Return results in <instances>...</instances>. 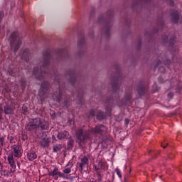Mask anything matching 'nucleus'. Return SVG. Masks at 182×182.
<instances>
[{
    "mask_svg": "<svg viewBox=\"0 0 182 182\" xmlns=\"http://www.w3.org/2000/svg\"><path fill=\"white\" fill-rule=\"evenodd\" d=\"M50 63V54L48 52H46L43 54V65L39 69L38 67H35L33 70V75L35 79L37 80H42L48 76V74L46 72H43L47 66H49Z\"/></svg>",
    "mask_w": 182,
    "mask_h": 182,
    "instance_id": "1",
    "label": "nucleus"
},
{
    "mask_svg": "<svg viewBox=\"0 0 182 182\" xmlns=\"http://www.w3.org/2000/svg\"><path fill=\"white\" fill-rule=\"evenodd\" d=\"M48 123L43 119L37 117L31 119L30 122L26 124L25 129L28 132H36L38 129L41 130H46L48 128Z\"/></svg>",
    "mask_w": 182,
    "mask_h": 182,
    "instance_id": "2",
    "label": "nucleus"
},
{
    "mask_svg": "<svg viewBox=\"0 0 182 182\" xmlns=\"http://www.w3.org/2000/svg\"><path fill=\"white\" fill-rule=\"evenodd\" d=\"M11 41L10 42L11 48L14 52H18V50L21 48V46L22 45V41L19 38V33L16 31L11 33Z\"/></svg>",
    "mask_w": 182,
    "mask_h": 182,
    "instance_id": "3",
    "label": "nucleus"
},
{
    "mask_svg": "<svg viewBox=\"0 0 182 182\" xmlns=\"http://www.w3.org/2000/svg\"><path fill=\"white\" fill-rule=\"evenodd\" d=\"M76 137L80 143H86V141L90 137V129L85 130L83 128H80L76 131Z\"/></svg>",
    "mask_w": 182,
    "mask_h": 182,
    "instance_id": "4",
    "label": "nucleus"
},
{
    "mask_svg": "<svg viewBox=\"0 0 182 182\" xmlns=\"http://www.w3.org/2000/svg\"><path fill=\"white\" fill-rule=\"evenodd\" d=\"M149 85H146L143 83H139L136 86V92L139 96H144V95L149 92Z\"/></svg>",
    "mask_w": 182,
    "mask_h": 182,
    "instance_id": "5",
    "label": "nucleus"
},
{
    "mask_svg": "<svg viewBox=\"0 0 182 182\" xmlns=\"http://www.w3.org/2000/svg\"><path fill=\"white\" fill-rule=\"evenodd\" d=\"M119 79H120L119 75H115L111 77V85L112 88L114 91V95H116V92H117L120 89V86H119Z\"/></svg>",
    "mask_w": 182,
    "mask_h": 182,
    "instance_id": "6",
    "label": "nucleus"
},
{
    "mask_svg": "<svg viewBox=\"0 0 182 182\" xmlns=\"http://www.w3.org/2000/svg\"><path fill=\"white\" fill-rule=\"evenodd\" d=\"M106 127L103 124H98L95 128L90 129V133L92 134H103L106 132Z\"/></svg>",
    "mask_w": 182,
    "mask_h": 182,
    "instance_id": "7",
    "label": "nucleus"
},
{
    "mask_svg": "<svg viewBox=\"0 0 182 182\" xmlns=\"http://www.w3.org/2000/svg\"><path fill=\"white\" fill-rule=\"evenodd\" d=\"M180 12L178 11H173L170 15V21L172 23H178V20L180 19Z\"/></svg>",
    "mask_w": 182,
    "mask_h": 182,
    "instance_id": "8",
    "label": "nucleus"
},
{
    "mask_svg": "<svg viewBox=\"0 0 182 182\" xmlns=\"http://www.w3.org/2000/svg\"><path fill=\"white\" fill-rule=\"evenodd\" d=\"M48 176H51L52 177L57 176L58 177H61L62 178H66L65 173L59 171V169L57 167L54 168L53 171L48 173Z\"/></svg>",
    "mask_w": 182,
    "mask_h": 182,
    "instance_id": "9",
    "label": "nucleus"
},
{
    "mask_svg": "<svg viewBox=\"0 0 182 182\" xmlns=\"http://www.w3.org/2000/svg\"><path fill=\"white\" fill-rule=\"evenodd\" d=\"M50 84L48 81H43L41 82V90L39 91V95H45V91L49 89Z\"/></svg>",
    "mask_w": 182,
    "mask_h": 182,
    "instance_id": "10",
    "label": "nucleus"
},
{
    "mask_svg": "<svg viewBox=\"0 0 182 182\" xmlns=\"http://www.w3.org/2000/svg\"><path fill=\"white\" fill-rule=\"evenodd\" d=\"M57 137L59 140H63L65 139H69L70 137V135L69 134V132L68 131H63L58 133Z\"/></svg>",
    "mask_w": 182,
    "mask_h": 182,
    "instance_id": "11",
    "label": "nucleus"
},
{
    "mask_svg": "<svg viewBox=\"0 0 182 182\" xmlns=\"http://www.w3.org/2000/svg\"><path fill=\"white\" fill-rule=\"evenodd\" d=\"M67 77L70 78V83H71L72 86H75V83H76V77L75 76V73L73 71H70L67 74Z\"/></svg>",
    "mask_w": 182,
    "mask_h": 182,
    "instance_id": "12",
    "label": "nucleus"
},
{
    "mask_svg": "<svg viewBox=\"0 0 182 182\" xmlns=\"http://www.w3.org/2000/svg\"><path fill=\"white\" fill-rule=\"evenodd\" d=\"M114 102V99L113 97H108L106 100L107 106L105 107L107 112H112V106H113V103Z\"/></svg>",
    "mask_w": 182,
    "mask_h": 182,
    "instance_id": "13",
    "label": "nucleus"
},
{
    "mask_svg": "<svg viewBox=\"0 0 182 182\" xmlns=\"http://www.w3.org/2000/svg\"><path fill=\"white\" fill-rule=\"evenodd\" d=\"M38 158V155L36 154V152L34 151H29L27 153V159L29 161H33V160H36V159Z\"/></svg>",
    "mask_w": 182,
    "mask_h": 182,
    "instance_id": "14",
    "label": "nucleus"
},
{
    "mask_svg": "<svg viewBox=\"0 0 182 182\" xmlns=\"http://www.w3.org/2000/svg\"><path fill=\"white\" fill-rule=\"evenodd\" d=\"M5 114H14L15 107L11 105H6L4 107Z\"/></svg>",
    "mask_w": 182,
    "mask_h": 182,
    "instance_id": "15",
    "label": "nucleus"
},
{
    "mask_svg": "<svg viewBox=\"0 0 182 182\" xmlns=\"http://www.w3.org/2000/svg\"><path fill=\"white\" fill-rule=\"evenodd\" d=\"M89 164V159L87 157L84 156L81 158V163L79 164V167L81 168V170H83V167H87V166Z\"/></svg>",
    "mask_w": 182,
    "mask_h": 182,
    "instance_id": "16",
    "label": "nucleus"
},
{
    "mask_svg": "<svg viewBox=\"0 0 182 182\" xmlns=\"http://www.w3.org/2000/svg\"><path fill=\"white\" fill-rule=\"evenodd\" d=\"M7 160L11 168H14V170H15L16 168V166L15 165V161L14 160V154L9 155Z\"/></svg>",
    "mask_w": 182,
    "mask_h": 182,
    "instance_id": "17",
    "label": "nucleus"
},
{
    "mask_svg": "<svg viewBox=\"0 0 182 182\" xmlns=\"http://www.w3.org/2000/svg\"><path fill=\"white\" fill-rule=\"evenodd\" d=\"M50 143V141L48 138H44L40 141V144L43 149H48V147H49Z\"/></svg>",
    "mask_w": 182,
    "mask_h": 182,
    "instance_id": "18",
    "label": "nucleus"
},
{
    "mask_svg": "<svg viewBox=\"0 0 182 182\" xmlns=\"http://www.w3.org/2000/svg\"><path fill=\"white\" fill-rule=\"evenodd\" d=\"M95 168L96 171H99V170H105L106 168V164L103 161H100L97 165H95Z\"/></svg>",
    "mask_w": 182,
    "mask_h": 182,
    "instance_id": "19",
    "label": "nucleus"
},
{
    "mask_svg": "<svg viewBox=\"0 0 182 182\" xmlns=\"http://www.w3.org/2000/svg\"><path fill=\"white\" fill-rule=\"evenodd\" d=\"M73 146H75V140L70 136L68 141L67 150H72L73 149Z\"/></svg>",
    "mask_w": 182,
    "mask_h": 182,
    "instance_id": "20",
    "label": "nucleus"
},
{
    "mask_svg": "<svg viewBox=\"0 0 182 182\" xmlns=\"http://www.w3.org/2000/svg\"><path fill=\"white\" fill-rule=\"evenodd\" d=\"M13 153H14L15 157H21V150H19V146L14 145L12 146Z\"/></svg>",
    "mask_w": 182,
    "mask_h": 182,
    "instance_id": "21",
    "label": "nucleus"
},
{
    "mask_svg": "<svg viewBox=\"0 0 182 182\" xmlns=\"http://www.w3.org/2000/svg\"><path fill=\"white\" fill-rule=\"evenodd\" d=\"M174 41H176V36H173L169 41L168 36H165V37L163 38L164 43H170V45H173V43H174Z\"/></svg>",
    "mask_w": 182,
    "mask_h": 182,
    "instance_id": "22",
    "label": "nucleus"
},
{
    "mask_svg": "<svg viewBox=\"0 0 182 182\" xmlns=\"http://www.w3.org/2000/svg\"><path fill=\"white\" fill-rule=\"evenodd\" d=\"M15 171V170H12L11 169L10 171H6V170H4V171H0V174L1 176H4V177H9L11 176V174H12V173H14Z\"/></svg>",
    "mask_w": 182,
    "mask_h": 182,
    "instance_id": "23",
    "label": "nucleus"
},
{
    "mask_svg": "<svg viewBox=\"0 0 182 182\" xmlns=\"http://www.w3.org/2000/svg\"><path fill=\"white\" fill-rule=\"evenodd\" d=\"M53 98L56 102H58V103H60V100L62 99V87H59V94L58 96L53 95Z\"/></svg>",
    "mask_w": 182,
    "mask_h": 182,
    "instance_id": "24",
    "label": "nucleus"
},
{
    "mask_svg": "<svg viewBox=\"0 0 182 182\" xmlns=\"http://www.w3.org/2000/svg\"><path fill=\"white\" fill-rule=\"evenodd\" d=\"M63 146L60 144H56L55 145L53 146V150L54 153H58V151H60L62 150Z\"/></svg>",
    "mask_w": 182,
    "mask_h": 182,
    "instance_id": "25",
    "label": "nucleus"
},
{
    "mask_svg": "<svg viewBox=\"0 0 182 182\" xmlns=\"http://www.w3.org/2000/svg\"><path fill=\"white\" fill-rule=\"evenodd\" d=\"M22 58L26 62H29V53L26 50L23 51Z\"/></svg>",
    "mask_w": 182,
    "mask_h": 182,
    "instance_id": "26",
    "label": "nucleus"
},
{
    "mask_svg": "<svg viewBox=\"0 0 182 182\" xmlns=\"http://www.w3.org/2000/svg\"><path fill=\"white\" fill-rule=\"evenodd\" d=\"M157 25L160 26V28H163L164 26V21H163V17H159L157 19Z\"/></svg>",
    "mask_w": 182,
    "mask_h": 182,
    "instance_id": "27",
    "label": "nucleus"
},
{
    "mask_svg": "<svg viewBox=\"0 0 182 182\" xmlns=\"http://www.w3.org/2000/svg\"><path fill=\"white\" fill-rule=\"evenodd\" d=\"M97 119H98V120H103V119H105V114H103V112L102 111L98 112L97 114Z\"/></svg>",
    "mask_w": 182,
    "mask_h": 182,
    "instance_id": "28",
    "label": "nucleus"
},
{
    "mask_svg": "<svg viewBox=\"0 0 182 182\" xmlns=\"http://www.w3.org/2000/svg\"><path fill=\"white\" fill-rule=\"evenodd\" d=\"M110 26L111 25L107 24L105 27L106 31L103 35H105L106 38H109V29H110Z\"/></svg>",
    "mask_w": 182,
    "mask_h": 182,
    "instance_id": "29",
    "label": "nucleus"
},
{
    "mask_svg": "<svg viewBox=\"0 0 182 182\" xmlns=\"http://www.w3.org/2000/svg\"><path fill=\"white\" fill-rule=\"evenodd\" d=\"M77 46L78 48H83L85 46V38H81L77 42Z\"/></svg>",
    "mask_w": 182,
    "mask_h": 182,
    "instance_id": "30",
    "label": "nucleus"
},
{
    "mask_svg": "<svg viewBox=\"0 0 182 182\" xmlns=\"http://www.w3.org/2000/svg\"><path fill=\"white\" fill-rule=\"evenodd\" d=\"M132 100V94H127L124 97V103H129V102H130V100Z\"/></svg>",
    "mask_w": 182,
    "mask_h": 182,
    "instance_id": "31",
    "label": "nucleus"
},
{
    "mask_svg": "<svg viewBox=\"0 0 182 182\" xmlns=\"http://www.w3.org/2000/svg\"><path fill=\"white\" fill-rule=\"evenodd\" d=\"M97 181L99 182L103 181V180L102 179L103 178V175L100 173V171H97Z\"/></svg>",
    "mask_w": 182,
    "mask_h": 182,
    "instance_id": "32",
    "label": "nucleus"
},
{
    "mask_svg": "<svg viewBox=\"0 0 182 182\" xmlns=\"http://www.w3.org/2000/svg\"><path fill=\"white\" fill-rule=\"evenodd\" d=\"M59 79H60V75H59V73H55L54 74L53 80H54L55 82H58V83H60V82L59 81Z\"/></svg>",
    "mask_w": 182,
    "mask_h": 182,
    "instance_id": "33",
    "label": "nucleus"
},
{
    "mask_svg": "<svg viewBox=\"0 0 182 182\" xmlns=\"http://www.w3.org/2000/svg\"><path fill=\"white\" fill-rule=\"evenodd\" d=\"M5 144V136L4 135H0V149Z\"/></svg>",
    "mask_w": 182,
    "mask_h": 182,
    "instance_id": "34",
    "label": "nucleus"
},
{
    "mask_svg": "<svg viewBox=\"0 0 182 182\" xmlns=\"http://www.w3.org/2000/svg\"><path fill=\"white\" fill-rule=\"evenodd\" d=\"M21 82V85L22 86L21 89H25L26 86V81L25 80V79L21 78L20 80Z\"/></svg>",
    "mask_w": 182,
    "mask_h": 182,
    "instance_id": "35",
    "label": "nucleus"
},
{
    "mask_svg": "<svg viewBox=\"0 0 182 182\" xmlns=\"http://www.w3.org/2000/svg\"><path fill=\"white\" fill-rule=\"evenodd\" d=\"M28 113V107L23 105L22 107V114H26Z\"/></svg>",
    "mask_w": 182,
    "mask_h": 182,
    "instance_id": "36",
    "label": "nucleus"
},
{
    "mask_svg": "<svg viewBox=\"0 0 182 182\" xmlns=\"http://www.w3.org/2000/svg\"><path fill=\"white\" fill-rule=\"evenodd\" d=\"M5 16V13L4 11H0V23H2V20L4 19V17Z\"/></svg>",
    "mask_w": 182,
    "mask_h": 182,
    "instance_id": "37",
    "label": "nucleus"
},
{
    "mask_svg": "<svg viewBox=\"0 0 182 182\" xmlns=\"http://www.w3.org/2000/svg\"><path fill=\"white\" fill-rule=\"evenodd\" d=\"M70 171H72V169H70V168H67L63 170L64 174H69Z\"/></svg>",
    "mask_w": 182,
    "mask_h": 182,
    "instance_id": "38",
    "label": "nucleus"
},
{
    "mask_svg": "<svg viewBox=\"0 0 182 182\" xmlns=\"http://www.w3.org/2000/svg\"><path fill=\"white\" fill-rule=\"evenodd\" d=\"M115 171H116V173H117L118 177H119V178H122V172H120V169H119L118 168H117L115 169Z\"/></svg>",
    "mask_w": 182,
    "mask_h": 182,
    "instance_id": "39",
    "label": "nucleus"
},
{
    "mask_svg": "<svg viewBox=\"0 0 182 182\" xmlns=\"http://www.w3.org/2000/svg\"><path fill=\"white\" fill-rule=\"evenodd\" d=\"M90 114V116H92V117L96 116V111H95V109H91Z\"/></svg>",
    "mask_w": 182,
    "mask_h": 182,
    "instance_id": "40",
    "label": "nucleus"
},
{
    "mask_svg": "<svg viewBox=\"0 0 182 182\" xmlns=\"http://www.w3.org/2000/svg\"><path fill=\"white\" fill-rule=\"evenodd\" d=\"M10 143L11 144H15V138H14V136L10 137Z\"/></svg>",
    "mask_w": 182,
    "mask_h": 182,
    "instance_id": "41",
    "label": "nucleus"
},
{
    "mask_svg": "<svg viewBox=\"0 0 182 182\" xmlns=\"http://www.w3.org/2000/svg\"><path fill=\"white\" fill-rule=\"evenodd\" d=\"M173 97H174V94L173 93L170 92V93L168 94V97L169 99H173Z\"/></svg>",
    "mask_w": 182,
    "mask_h": 182,
    "instance_id": "42",
    "label": "nucleus"
},
{
    "mask_svg": "<svg viewBox=\"0 0 182 182\" xmlns=\"http://www.w3.org/2000/svg\"><path fill=\"white\" fill-rule=\"evenodd\" d=\"M168 2L170 6H174V1L173 0H169Z\"/></svg>",
    "mask_w": 182,
    "mask_h": 182,
    "instance_id": "43",
    "label": "nucleus"
},
{
    "mask_svg": "<svg viewBox=\"0 0 182 182\" xmlns=\"http://www.w3.org/2000/svg\"><path fill=\"white\" fill-rule=\"evenodd\" d=\"M124 122H125V124H129V123H130V120H129V119H127V118H126L125 119H124Z\"/></svg>",
    "mask_w": 182,
    "mask_h": 182,
    "instance_id": "44",
    "label": "nucleus"
},
{
    "mask_svg": "<svg viewBox=\"0 0 182 182\" xmlns=\"http://www.w3.org/2000/svg\"><path fill=\"white\" fill-rule=\"evenodd\" d=\"M173 157L174 156H173L172 154L168 155V159H169L170 160H171Z\"/></svg>",
    "mask_w": 182,
    "mask_h": 182,
    "instance_id": "45",
    "label": "nucleus"
},
{
    "mask_svg": "<svg viewBox=\"0 0 182 182\" xmlns=\"http://www.w3.org/2000/svg\"><path fill=\"white\" fill-rule=\"evenodd\" d=\"M138 2H140L141 1H144V2H151V0H136Z\"/></svg>",
    "mask_w": 182,
    "mask_h": 182,
    "instance_id": "46",
    "label": "nucleus"
},
{
    "mask_svg": "<svg viewBox=\"0 0 182 182\" xmlns=\"http://www.w3.org/2000/svg\"><path fill=\"white\" fill-rule=\"evenodd\" d=\"M138 5H139V3H136V4H132V9H134V6H137Z\"/></svg>",
    "mask_w": 182,
    "mask_h": 182,
    "instance_id": "47",
    "label": "nucleus"
},
{
    "mask_svg": "<svg viewBox=\"0 0 182 182\" xmlns=\"http://www.w3.org/2000/svg\"><path fill=\"white\" fill-rule=\"evenodd\" d=\"M1 167H0V171H4V166L3 165H1V166H0Z\"/></svg>",
    "mask_w": 182,
    "mask_h": 182,
    "instance_id": "48",
    "label": "nucleus"
},
{
    "mask_svg": "<svg viewBox=\"0 0 182 182\" xmlns=\"http://www.w3.org/2000/svg\"><path fill=\"white\" fill-rule=\"evenodd\" d=\"M141 45V42L139 41V44H138V48H140V46Z\"/></svg>",
    "mask_w": 182,
    "mask_h": 182,
    "instance_id": "49",
    "label": "nucleus"
},
{
    "mask_svg": "<svg viewBox=\"0 0 182 182\" xmlns=\"http://www.w3.org/2000/svg\"><path fill=\"white\" fill-rule=\"evenodd\" d=\"M77 96H82V95L80 92H78Z\"/></svg>",
    "mask_w": 182,
    "mask_h": 182,
    "instance_id": "50",
    "label": "nucleus"
},
{
    "mask_svg": "<svg viewBox=\"0 0 182 182\" xmlns=\"http://www.w3.org/2000/svg\"><path fill=\"white\" fill-rule=\"evenodd\" d=\"M166 65H170V61H166Z\"/></svg>",
    "mask_w": 182,
    "mask_h": 182,
    "instance_id": "51",
    "label": "nucleus"
},
{
    "mask_svg": "<svg viewBox=\"0 0 182 182\" xmlns=\"http://www.w3.org/2000/svg\"><path fill=\"white\" fill-rule=\"evenodd\" d=\"M152 151H153L152 150H149V154H151V152H152Z\"/></svg>",
    "mask_w": 182,
    "mask_h": 182,
    "instance_id": "52",
    "label": "nucleus"
},
{
    "mask_svg": "<svg viewBox=\"0 0 182 182\" xmlns=\"http://www.w3.org/2000/svg\"><path fill=\"white\" fill-rule=\"evenodd\" d=\"M159 64H160V62H158V63H156V66H159Z\"/></svg>",
    "mask_w": 182,
    "mask_h": 182,
    "instance_id": "53",
    "label": "nucleus"
},
{
    "mask_svg": "<svg viewBox=\"0 0 182 182\" xmlns=\"http://www.w3.org/2000/svg\"><path fill=\"white\" fill-rule=\"evenodd\" d=\"M55 180H58V176H55Z\"/></svg>",
    "mask_w": 182,
    "mask_h": 182,
    "instance_id": "54",
    "label": "nucleus"
},
{
    "mask_svg": "<svg viewBox=\"0 0 182 182\" xmlns=\"http://www.w3.org/2000/svg\"><path fill=\"white\" fill-rule=\"evenodd\" d=\"M162 146V147L164 148V149H166V146H163V145H161Z\"/></svg>",
    "mask_w": 182,
    "mask_h": 182,
    "instance_id": "55",
    "label": "nucleus"
},
{
    "mask_svg": "<svg viewBox=\"0 0 182 182\" xmlns=\"http://www.w3.org/2000/svg\"><path fill=\"white\" fill-rule=\"evenodd\" d=\"M152 159H156V156H152Z\"/></svg>",
    "mask_w": 182,
    "mask_h": 182,
    "instance_id": "56",
    "label": "nucleus"
},
{
    "mask_svg": "<svg viewBox=\"0 0 182 182\" xmlns=\"http://www.w3.org/2000/svg\"><path fill=\"white\" fill-rule=\"evenodd\" d=\"M0 166H2V163L0 161Z\"/></svg>",
    "mask_w": 182,
    "mask_h": 182,
    "instance_id": "57",
    "label": "nucleus"
},
{
    "mask_svg": "<svg viewBox=\"0 0 182 182\" xmlns=\"http://www.w3.org/2000/svg\"><path fill=\"white\" fill-rule=\"evenodd\" d=\"M162 69H163V70H166L164 69V68H162Z\"/></svg>",
    "mask_w": 182,
    "mask_h": 182,
    "instance_id": "58",
    "label": "nucleus"
},
{
    "mask_svg": "<svg viewBox=\"0 0 182 182\" xmlns=\"http://www.w3.org/2000/svg\"><path fill=\"white\" fill-rule=\"evenodd\" d=\"M131 171H132V169L129 170V173H131Z\"/></svg>",
    "mask_w": 182,
    "mask_h": 182,
    "instance_id": "59",
    "label": "nucleus"
},
{
    "mask_svg": "<svg viewBox=\"0 0 182 182\" xmlns=\"http://www.w3.org/2000/svg\"><path fill=\"white\" fill-rule=\"evenodd\" d=\"M124 180H125V181H126V178H124Z\"/></svg>",
    "mask_w": 182,
    "mask_h": 182,
    "instance_id": "60",
    "label": "nucleus"
}]
</instances>
